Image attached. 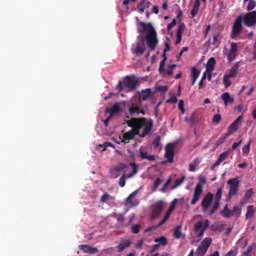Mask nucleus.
<instances>
[{"mask_svg": "<svg viewBox=\"0 0 256 256\" xmlns=\"http://www.w3.org/2000/svg\"><path fill=\"white\" fill-rule=\"evenodd\" d=\"M221 99L224 102V105L227 107L229 104L235 103V98L231 97V94L229 92H225L221 95Z\"/></svg>", "mask_w": 256, "mask_h": 256, "instance_id": "nucleus-12", "label": "nucleus"}, {"mask_svg": "<svg viewBox=\"0 0 256 256\" xmlns=\"http://www.w3.org/2000/svg\"><path fill=\"white\" fill-rule=\"evenodd\" d=\"M227 157H229V152H223L219 158L217 159V161H225V159H227Z\"/></svg>", "mask_w": 256, "mask_h": 256, "instance_id": "nucleus-30", "label": "nucleus"}, {"mask_svg": "<svg viewBox=\"0 0 256 256\" xmlns=\"http://www.w3.org/2000/svg\"><path fill=\"white\" fill-rule=\"evenodd\" d=\"M175 67H177V65H175V64L169 65V69L166 71V74L168 76L173 75V69H175Z\"/></svg>", "mask_w": 256, "mask_h": 256, "instance_id": "nucleus-31", "label": "nucleus"}, {"mask_svg": "<svg viewBox=\"0 0 256 256\" xmlns=\"http://www.w3.org/2000/svg\"><path fill=\"white\" fill-rule=\"evenodd\" d=\"M231 76H228L227 74L223 77V83L225 87H231Z\"/></svg>", "mask_w": 256, "mask_h": 256, "instance_id": "nucleus-23", "label": "nucleus"}, {"mask_svg": "<svg viewBox=\"0 0 256 256\" xmlns=\"http://www.w3.org/2000/svg\"><path fill=\"white\" fill-rule=\"evenodd\" d=\"M243 24L246 27H255L256 25V10L239 15L232 26L231 39H238L243 31Z\"/></svg>", "mask_w": 256, "mask_h": 256, "instance_id": "nucleus-2", "label": "nucleus"}, {"mask_svg": "<svg viewBox=\"0 0 256 256\" xmlns=\"http://www.w3.org/2000/svg\"><path fill=\"white\" fill-rule=\"evenodd\" d=\"M211 31V25H208L205 29L204 36L207 37L209 35V32Z\"/></svg>", "mask_w": 256, "mask_h": 256, "instance_id": "nucleus-38", "label": "nucleus"}, {"mask_svg": "<svg viewBox=\"0 0 256 256\" xmlns=\"http://www.w3.org/2000/svg\"><path fill=\"white\" fill-rule=\"evenodd\" d=\"M178 109L181 111L182 115L185 113V101L180 100L178 103Z\"/></svg>", "mask_w": 256, "mask_h": 256, "instance_id": "nucleus-26", "label": "nucleus"}, {"mask_svg": "<svg viewBox=\"0 0 256 256\" xmlns=\"http://www.w3.org/2000/svg\"><path fill=\"white\" fill-rule=\"evenodd\" d=\"M179 100L177 99V96H172V97H170L167 101H166V103H177Z\"/></svg>", "mask_w": 256, "mask_h": 256, "instance_id": "nucleus-33", "label": "nucleus"}, {"mask_svg": "<svg viewBox=\"0 0 256 256\" xmlns=\"http://www.w3.org/2000/svg\"><path fill=\"white\" fill-rule=\"evenodd\" d=\"M186 123H195V114L185 117Z\"/></svg>", "mask_w": 256, "mask_h": 256, "instance_id": "nucleus-29", "label": "nucleus"}, {"mask_svg": "<svg viewBox=\"0 0 256 256\" xmlns=\"http://www.w3.org/2000/svg\"><path fill=\"white\" fill-rule=\"evenodd\" d=\"M139 41L133 45L131 51L134 55H143L145 53V40L143 36L138 37Z\"/></svg>", "mask_w": 256, "mask_h": 256, "instance_id": "nucleus-4", "label": "nucleus"}, {"mask_svg": "<svg viewBox=\"0 0 256 256\" xmlns=\"http://www.w3.org/2000/svg\"><path fill=\"white\" fill-rule=\"evenodd\" d=\"M241 123H243V116H238L232 124L227 129V135L231 136L233 133L239 131V127H241Z\"/></svg>", "mask_w": 256, "mask_h": 256, "instance_id": "nucleus-5", "label": "nucleus"}, {"mask_svg": "<svg viewBox=\"0 0 256 256\" xmlns=\"http://www.w3.org/2000/svg\"><path fill=\"white\" fill-rule=\"evenodd\" d=\"M167 51H171V45H169V43H165L163 59L161 60L159 66V73H165V61H167Z\"/></svg>", "mask_w": 256, "mask_h": 256, "instance_id": "nucleus-8", "label": "nucleus"}, {"mask_svg": "<svg viewBox=\"0 0 256 256\" xmlns=\"http://www.w3.org/2000/svg\"><path fill=\"white\" fill-rule=\"evenodd\" d=\"M237 55H239L238 44L237 42H232L230 45V52L227 55L229 63H232V61H235V59H237Z\"/></svg>", "mask_w": 256, "mask_h": 256, "instance_id": "nucleus-7", "label": "nucleus"}, {"mask_svg": "<svg viewBox=\"0 0 256 256\" xmlns=\"http://www.w3.org/2000/svg\"><path fill=\"white\" fill-rule=\"evenodd\" d=\"M229 137V135L224 134L222 137H220L217 141H216V147H219V145H223V143H225V139H227Z\"/></svg>", "mask_w": 256, "mask_h": 256, "instance_id": "nucleus-22", "label": "nucleus"}, {"mask_svg": "<svg viewBox=\"0 0 256 256\" xmlns=\"http://www.w3.org/2000/svg\"><path fill=\"white\" fill-rule=\"evenodd\" d=\"M105 113H109L110 117L119 115V113H121V104L119 102L114 103L111 108L105 109Z\"/></svg>", "mask_w": 256, "mask_h": 256, "instance_id": "nucleus-10", "label": "nucleus"}, {"mask_svg": "<svg viewBox=\"0 0 256 256\" xmlns=\"http://www.w3.org/2000/svg\"><path fill=\"white\" fill-rule=\"evenodd\" d=\"M241 143H243V140H240L239 142H234L232 144V149L235 151V149H237V147H240Z\"/></svg>", "mask_w": 256, "mask_h": 256, "instance_id": "nucleus-35", "label": "nucleus"}, {"mask_svg": "<svg viewBox=\"0 0 256 256\" xmlns=\"http://www.w3.org/2000/svg\"><path fill=\"white\" fill-rule=\"evenodd\" d=\"M191 73H192V79H199V75H201V71L197 69L196 67L191 68Z\"/></svg>", "mask_w": 256, "mask_h": 256, "instance_id": "nucleus-21", "label": "nucleus"}, {"mask_svg": "<svg viewBox=\"0 0 256 256\" xmlns=\"http://www.w3.org/2000/svg\"><path fill=\"white\" fill-rule=\"evenodd\" d=\"M111 95H113V93H110L109 96H106L104 99L105 101H107V99H111Z\"/></svg>", "mask_w": 256, "mask_h": 256, "instance_id": "nucleus-52", "label": "nucleus"}, {"mask_svg": "<svg viewBox=\"0 0 256 256\" xmlns=\"http://www.w3.org/2000/svg\"><path fill=\"white\" fill-rule=\"evenodd\" d=\"M182 56H183V52L180 51V53L178 55V59H181Z\"/></svg>", "mask_w": 256, "mask_h": 256, "instance_id": "nucleus-54", "label": "nucleus"}, {"mask_svg": "<svg viewBox=\"0 0 256 256\" xmlns=\"http://www.w3.org/2000/svg\"><path fill=\"white\" fill-rule=\"evenodd\" d=\"M142 114V115H145V110L144 109H141L140 107H139V114Z\"/></svg>", "mask_w": 256, "mask_h": 256, "instance_id": "nucleus-49", "label": "nucleus"}, {"mask_svg": "<svg viewBox=\"0 0 256 256\" xmlns=\"http://www.w3.org/2000/svg\"><path fill=\"white\" fill-rule=\"evenodd\" d=\"M181 77H182L181 72H180V73H178V74H176V75L174 76V78H175V79H181Z\"/></svg>", "mask_w": 256, "mask_h": 256, "instance_id": "nucleus-46", "label": "nucleus"}, {"mask_svg": "<svg viewBox=\"0 0 256 256\" xmlns=\"http://www.w3.org/2000/svg\"><path fill=\"white\" fill-rule=\"evenodd\" d=\"M245 89H246V87H245V86H242V88H241L239 94L241 95V93H243V91H245Z\"/></svg>", "mask_w": 256, "mask_h": 256, "instance_id": "nucleus-51", "label": "nucleus"}, {"mask_svg": "<svg viewBox=\"0 0 256 256\" xmlns=\"http://www.w3.org/2000/svg\"><path fill=\"white\" fill-rule=\"evenodd\" d=\"M168 7H169V5L167 4V2H165V3L162 5V9H163L164 11H167Z\"/></svg>", "mask_w": 256, "mask_h": 256, "instance_id": "nucleus-43", "label": "nucleus"}, {"mask_svg": "<svg viewBox=\"0 0 256 256\" xmlns=\"http://www.w3.org/2000/svg\"><path fill=\"white\" fill-rule=\"evenodd\" d=\"M175 149H177V143H168L165 147V158L167 161H174Z\"/></svg>", "mask_w": 256, "mask_h": 256, "instance_id": "nucleus-6", "label": "nucleus"}, {"mask_svg": "<svg viewBox=\"0 0 256 256\" xmlns=\"http://www.w3.org/2000/svg\"><path fill=\"white\" fill-rule=\"evenodd\" d=\"M137 83H139V81L136 80V78L130 76H127L124 81L125 87H127V89H130L131 91H134V89L137 87Z\"/></svg>", "mask_w": 256, "mask_h": 256, "instance_id": "nucleus-11", "label": "nucleus"}, {"mask_svg": "<svg viewBox=\"0 0 256 256\" xmlns=\"http://www.w3.org/2000/svg\"><path fill=\"white\" fill-rule=\"evenodd\" d=\"M199 7H201V2L199 0H196L190 12L192 19L197 16V13H199Z\"/></svg>", "mask_w": 256, "mask_h": 256, "instance_id": "nucleus-16", "label": "nucleus"}, {"mask_svg": "<svg viewBox=\"0 0 256 256\" xmlns=\"http://www.w3.org/2000/svg\"><path fill=\"white\" fill-rule=\"evenodd\" d=\"M100 147L107 149V147H115V146L111 142H105L103 145H100Z\"/></svg>", "mask_w": 256, "mask_h": 256, "instance_id": "nucleus-36", "label": "nucleus"}, {"mask_svg": "<svg viewBox=\"0 0 256 256\" xmlns=\"http://www.w3.org/2000/svg\"><path fill=\"white\" fill-rule=\"evenodd\" d=\"M130 1H132L133 3H135L137 0H130Z\"/></svg>", "mask_w": 256, "mask_h": 256, "instance_id": "nucleus-60", "label": "nucleus"}, {"mask_svg": "<svg viewBox=\"0 0 256 256\" xmlns=\"http://www.w3.org/2000/svg\"><path fill=\"white\" fill-rule=\"evenodd\" d=\"M116 89H118L119 92L123 91V82L120 81L118 85L116 86Z\"/></svg>", "mask_w": 256, "mask_h": 256, "instance_id": "nucleus-39", "label": "nucleus"}, {"mask_svg": "<svg viewBox=\"0 0 256 256\" xmlns=\"http://www.w3.org/2000/svg\"><path fill=\"white\" fill-rule=\"evenodd\" d=\"M151 97V88H147L141 91L140 93V101H147Z\"/></svg>", "mask_w": 256, "mask_h": 256, "instance_id": "nucleus-19", "label": "nucleus"}, {"mask_svg": "<svg viewBox=\"0 0 256 256\" xmlns=\"http://www.w3.org/2000/svg\"><path fill=\"white\" fill-rule=\"evenodd\" d=\"M129 3H131V0H124L123 1V5L127 7V5H129Z\"/></svg>", "mask_w": 256, "mask_h": 256, "instance_id": "nucleus-44", "label": "nucleus"}, {"mask_svg": "<svg viewBox=\"0 0 256 256\" xmlns=\"http://www.w3.org/2000/svg\"><path fill=\"white\" fill-rule=\"evenodd\" d=\"M242 151H243V153H245L246 155L249 153V151H251V139H250L249 142L243 147Z\"/></svg>", "mask_w": 256, "mask_h": 256, "instance_id": "nucleus-28", "label": "nucleus"}, {"mask_svg": "<svg viewBox=\"0 0 256 256\" xmlns=\"http://www.w3.org/2000/svg\"><path fill=\"white\" fill-rule=\"evenodd\" d=\"M139 25L140 27H138V33L143 34L145 31H147L145 36L147 46L149 47L150 51H155L157 48V43H159V40H157V31H155V28L151 23L139 22Z\"/></svg>", "mask_w": 256, "mask_h": 256, "instance_id": "nucleus-3", "label": "nucleus"}, {"mask_svg": "<svg viewBox=\"0 0 256 256\" xmlns=\"http://www.w3.org/2000/svg\"><path fill=\"white\" fill-rule=\"evenodd\" d=\"M253 35H254L253 32L248 33V35H247L248 39H253Z\"/></svg>", "mask_w": 256, "mask_h": 256, "instance_id": "nucleus-47", "label": "nucleus"}, {"mask_svg": "<svg viewBox=\"0 0 256 256\" xmlns=\"http://www.w3.org/2000/svg\"><path fill=\"white\" fill-rule=\"evenodd\" d=\"M253 91H254V88H250V90L248 91L247 95H252Z\"/></svg>", "mask_w": 256, "mask_h": 256, "instance_id": "nucleus-50", "label": "nucleus"}, {"mask_svg": "<svg viewBox=\"0 0 256 256\" xmlns=\"http://www.w3.org/2000/svg\"><path fill=\"white\" fill-rule=\"evenodd\" d=\"M146 17H149V12L146 13Z\"/></svg>", "mask_w": 256, "mask_h": 256, "instance_id": "nucleus-58", "label": "nucleus"}, {"mask_svg": "<svg viewBox=\"0 0 256 256\" xmlns=\"http://www.w3.org/2000/svg\"><path fill=\"white\" fill-rule=\"evenodd\" d=\"M175 25H177V20L176 19H173L172 20V23H169L167 25V31H171V29H173V27H175Z\"/></svg>", "mask_w": 256, "mask_h": 256, "instance_id": "nucleus-32", "label": "nucleus"}, {"mask_svg": "<svg viewBox=\"0 0 256 256\" xmlns=\"http://www.w3.org/2000/svg\"><path fill=\"white\" fill-rule=\"evenodd\" d=\"M140 159H148V161H155V156L149 155L147 152L140 150Z\"/></svg>", "mask_w": 256, "mask_h": 256, "instance_id": "nucleus-20", "label": "nucleus"}, {"mask_svg": "<svg viewBox=\"0 0 256 256\" xmlns=\"http://www.w3.org/2000/svg\"><path fill=\"white\" fill-rule=\"evenodd\" d=\"M152 11H153V13H155V15H159V7L158 6H153Z\"/></svg>", "mask_w": 256, "mask_h": 256, "instance_id": "nucleus-41", "label": "nucleus"}, {"mask_svg": "<svg viewBox=\"0 0 256 256\" xmlns=\"http://www.w3.org/2000/svg\"><path fill=\"white\" fill-rule=\"evenodd\" d=\"M181 15H183V12L179 11L177 17H181Z\"/></svg>", "mask_w": 256, "mask_h": 256, "instance_id": "nucleus-55", "label": "nucleus"}, {"mask_svg": "<svg viewBox=\"0 0 256 256\" xmlns=\"http://www.w3.org/2000/svg\"><path fill=\"white\" fill-rule=\"evenodd\" d=\"M135 115H139V106L132 104L129 107V115H126V119H131V117H135Z\"/></svg>", "mask_w": 256, "mask_h": 256, "instance_id": "nucleus-15", "label": "nucleus"}, {"mask_svg": "<svg viewBox=\"0 0 256 256\" xmlns=\"http://www.w3.org/2000/svg\"><path fill=\"white\" fill-rule=\"evenodd\" d=\"M209 103H211V100L209 98H206L204 100V105H209Z\"/></svg>", "mask_w": 256, "mask_h": 256, "instance_id": "nucleus-45", "label": "nucleus"}, {"mask_svg": "<svg viewBox=\"0 0 256 256\" xmlns=\"http://www.w3.org/2000/svg\"><path fill=\"white\" fill-rule=\"evenodd\" d=\"M178 95H181V86H179Z\"/></svg>", "mask_w": 256, "mask_h": 256, "instance_id": "nucleus-57", "label": "nucleus"}, {"mask_svg": "<svg viewBox=\"0 0 256 256\" xmlns=\"http://www.w3.org/2000/svg\"><path fill=\"white\" fill-rule=\"evenodd\" d=\"M206 45H208V47L211 45H213V47L215 48L219 47V45H221V33L218 32L214 34L212 40L211 38H209L208 41L206 42Z\"/></svg>", "mask_w": 256, "mask_h": 256, "instance_id": "nucleus-9", "label": "nucleus"}, {"mask_svg": "<svg viewBox=\"0 0 256 256\" xmlns=\"http://www.w3.org/2000/svg\"><path fill=\"white\" fill-rule=\"evenodd\" d=\"M239 67H240L239 62H238V63H235V64L231 67V69H230V71H229V74H226V75H228V76L231 77V78L237 77V73H239Z\"/></svg>", "mask_w": 256, "mask_h": 256, "instance_id": "nucleus-18", "label": "nucleus"}, {"mask_svg": "<svg viewBox=\"0 0 256 256\" xmlns=\"http://www.w3.org/2000/svg\"><path fill=\"white\" fill-rule=\"evenodd\" d=\"M158 91H160L161 93H167V91H169V87H167V86H159L158 87Z\"/></svg>", "mask_w": 256, "mask_h": 256, "instance_id": "nucleus-34", "label": "nucleus"}, {"mask_svg": "<svg viewBox=\"0 0 256 256\" xmlns=\"http://www.w3.org/2000/svg\"><path fill=\"white\" fill-rule=\"evenodd\" d=\"M212 123L219 125V123H221V114H215L212 118Z\"/></svg>", "mask_w": 256, "mask_h": 256, "instance_id": "nucleus-27", "label": "nucleus"}, {"mask_svg": "<svg viewBox=\"0 0 256 256\" xmlns=\"http://www.w3.org/2000/svg\"><path fill=\"white\" fill-rule=\"evenodd\" d=\"M256 6V1L255 0H251L248 5H247V11H249V13H251V11H253V9H255Z\"/></svg>", "mask_w": 256, "mask_h": 256, "instance_id": "nucleus-25", "label": "nucleus"}, {"mask_svg": "<svg viewBox=\"0 0 256 256\" xmlns=\"http://www.w3.org/2000/svg\"><path fill=\"white\" fill-rule=\"evenodd\" d=\"M204 79H207V75L205 73L203 74L202 80L199 82V89H203V80Z\"/></svg>", "mask_w": 256, "mask_h": 256, "instance_id": "nucleus-37", "label": "nucleus"}, {"mask_svg": "<svg viewBox=\"0 0 256 256\" xmlns=\"http://www.w3.org/2000/svg\"><path fill=\"white\" fill-rule=\"evenodd\" d=\"M238 111H241V109H243V107L241 105L237 106Z\"/></svg>", "mask_w": 256, "mask_h": 256, "instance_id": "nucleus-56", "label": "nucleus"}, {"mask_svg": "<svg viewBox=\"0 0 256 256\" xmlns=\"http://www.w3.org/2000/svg\"><path fill=\"white\" fill-rule=\"evenodd\" d=\"M151 7V2L149 0H141L137 6V9L140 13H145V9H149Z\"/></svg>", "mask_w": 256, "mask_h": 256, "instance_id": "nucleus-14", "label": "nucleus"}, {"mask_svg": "<svg viewBox=\"0 0 256 256\" xmlns=\"http://www.w3.org/2000/svg\"><path fill=\"white\" fill-rule=\"evenodd\" d=\"M111 118H112L111 115H109V117H107V118L103 121L105 127H107V126L109 125V121H111Z\"/></svg>", "mask_w": 256, "mask_h": 256, "instance_id": "nucleus-40", "label": "nucleus"}, {"mask_svg": "<svg viewBox=\"0 0 256 256\" xmlns=\"http://www.w3.org/2000/svg\"><path fill=\"white\" fill-rule=\"evenodd\" d=\"M127 125L128 127H132V129L123 134L124 141L135 139L139 135L140 129H143L140 137H147L151 133V129H153V121L151 119L147 120V118H131L127 121Z\"/></svg>", "mask_w": 256, "mask_h": 256, "instance_id": "nucleus-1", "label": "nucleus"}, {"mask_svg": "<svg viewBox=\"0 0 256 256\" xmlns=\"http://www.w3.org/2000/svg\"><path fill=\"white\" fill-rule=\"evenodd\" d=\"M196 82H197V79L192 78V83H191V85H195Z\"/></svg>", "mask_w": 256, "mask_h": 256, "instance_id": "nucleus-53", "label": "nucleus"}, {"mask_svg": "<svg viewBox=\"0 0 256 256\" xmlns=\"http://www.w3.org/2000/svg\"><path fill=\"white\" fill-rule=\"evenodd\" d=\"M215 59L213 57H211L206 65V71L207 73H209V75H211V73H213V70L215 69Z\"/></svg>", "mask_w": 256, "mask_h": 256, "instance_id": "nucleus-17", "label": "nucleus"}, {"mask_svg": "<svg viewBox=\"0 0 256 256\" xmlns=\"http://www.w3.org/2000/svg\"><path fill=\"white\" fill-rule=\"evenodd\" d=\"M152 145L154 149H158V147L161 145V136H157L152 142Z\"/></svg>", "mask_w": 256, "mask_h": 256, "instance_id": "nucleus-24", "label": "nucleus"}, {"mask_svg": "<svg viewBox=\"0 0 256 256\" xmlns=\"http://www.w3.org/2000/svg\"><path fill=\"white\" fill-rule=\"evenodd\" d=\"M247 1H251V0H244V3H247Z\"/></svg>", "mask_w": 256, "mask_h": 256, "instance_id": "nucleus-59", "label": "nucleus"}, {"mask_svg": "<svg viewBox=\"0 0 256 256\" xmlns=\"http://www.w3.org/2000/svg\"><path fill=\"white\" fill-rule=\"evenodd\" d=\"M154 115L155 117H159V105H157L154 109Z\"/></svg>", "mask_w": 256, "mask_h": 256, "instance_id": "nucleus-42", "label": "nucleus"}, {"mask_svg": "<svg viewBox=\"0 0 256 256\" xmlns=\"http://www.w3.org/2000/svg\"><path fill=\"white\" fill-rule=\"evenodd\" d=\"M185 51H189V48H188V47H183L182 50H181V52H182V53H185Z\"/></svg>", "mask_w": 256, "mask_h": 256, "instance_id": "nucleus-48", "label": "nucleus"}, {"mask_svg": "<svg viewBox=\"0 0 256 256\" xmlns=\"http://www.w3.org/2000/svg\"><path fill=\"white\" fill-rule=\"evenodd\" d=\"M183 31H185V25L182 23L179 25L176 33L175 45H179V43H181V39H183Z\"/></svg>", "mask_w": 256, "mask_h": 256, "instance_id": "nucleus-13", "label": "nucleus"}]
</instances>
